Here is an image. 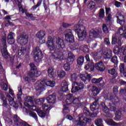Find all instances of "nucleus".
<instances>
[{"mask_svg": "<svg viewBox=\"0 0 126 126\" xmlns=\"http://www.w3.org/2000/svg\"><path fill=\"white\" fill-rule=\"evenodd\" d=\"M85 106V103L84 102H79V103H78L77 106L78 108H82V107H84Z\"/></svg>", "mask_w": 126, "mask_h": 126, "instance_id": "63", "label": "nucleus"}, {"mask_svg": "<svg viewBox=\"0 0 126 126\" xmlns=\"http://www.w3.org/2000/svg\"><path fill=\"white\" fill-rule=\"evenodd\" d=\"M80 78H81V80H82V81H84V82H85L86 80H88L89 82L92 78V75H91V74H89L88 73H85L84 74H80Z\"/></svg>", "mask_w": 126, "mask_h": 126, "instance_id": "13", "label": "nucleus"}, {"mask_svg": "<svg viewBox=\"0 0 126 126\" xmlns=\"http://www.w3.org/2000/svg\"><path fill=\"white\" fill-rule=\"evenodd\" d=\"M26 16H27L29 18H31V19L32 20L35 19V17L33 15V14H29L26 13Z\"/></svg>", "mask_w": 126, "mask_h": 126, "instance_id": "58", "label": "nucleus"}, {"mask_svg": "<svg viewBox=\"0 0 126 126\" xmlns=\"http://www.w3.org/2000/svg\"><path fill=\"white\" fill-rule=\"evenodd\" d=\"M101 105L102 106V110L103 113H105V114H108L109 111V110L108 107L106 106L104 103H102L101 104Z\"/></svg>", "mask_w": 126, "mask_h": 126, "instance_id": "28", "label": "nucleus"}, {"mask_svg": "<svg viewBox=\"0 0 126 126\" xmlns=\"http://www.w3.org/2000/svg\"><path fill=\"white\" fill-rule=\"evenodd\" d=\"M28 35L21 34L17 37V42L19 45H26L28 43Z\"/></svg>", "mask_w": 126, "mask_h": 126, "instance_id": "10", "label": "nucleus"}, {"mask_svg": "<svg viewBox=\"0 0 126 126\" xmlns=\"http://www.w3.org/2000/svg\"><path fill=\"white\" fill-rule=\"evenodd\" d=\"M28 75L31 77V78H34V77H38L41 75V72H36L35 71H31L28 72Z\"/></svg>", "mask_w": 126, "mask_h": 126, "instance_id": "17", "label": "nucleus"}, {"mask_svg": "<svg viewBox=\"0 0 126 126\" xmlns=\"http://www.w3.org/2000/svg\"><path fill=\"white\" fill-rule=\"evenodd\" d=\"M99 108V99H95V101L90 106L91 111H95Z\"/></svg>", "mask_w": 126, "mask_h": 126, "instance_id": "21", "label": "nucleus"}, {"mask_svg": "<svg viewBox=\"0 0 126 126\" xmlns=\"http://www.w3.org/2000/svg\"><path fill=\"white\" fill-rule=\"evenodd\" d=\"M113 92L115 95V97L117 96V94L119 92V87L117 86H114L113 88Z\"/></svg>", "mask_w": 126, "mask_h": 126, "instance_id": "45", "label": "nucleus"}, {"mask_svg": "<svg viewBox=\"0 0 126 126\" xmlns=\"http://www.w3.org/2000/svg\"><path fill=\"white\" fill-rule=\"evenodd\" d=\"M90 111H89V109L87 108V107H84L83 110V115H85L86 117H90L91 115Z\"/></svg>", "mask_w": 126, "mask_h": 126, "instance_id": "35", "label": "nucleus"}, {"mask_svg": "<svg viewBox=\"0 0 126 126\" xmlns=\"http://www.w3.org/2000/svg\"><path fill=\"white\" fill-rule=\"evenodd\" d=\"M73 99H74L73 94H68L66 96V104H67V105H70V104H72V101L73 100Z\"/></svg>", "mask_w": 126, "mask_h": 126, "instance_id": "18", "label": "nucleus"}, {"mask_svg": "<svg viewBox=\"0 0 126 126\" xmlns=\"http://www.w3.org/2000/svg\"><path fill=\"white\" fill-rule=\"evenodd\" d=\"M108 72L111 75H114V74H116V69L115 68H112L111 69L108 70Z\"/></svg>", "mask_w": 126, "mask_h": 126, "instance_id": "57", "label": "nucleus"}, {"mask_svg": "<svg viewBox=\"0 0 126 126\" xmlns=\"http://www.w3.org/2000/svg\"><path fill=\"white\" fill-rule=\"evenodd\" d=\"M26 53V49H21L18 51L19 56H23Z\"/></svg>", "mask_w": 126, "mask_h": 126, "instance_id": "49", "label": "nucleus"}, {"mask_svg": "<svg viewBox=\"0 0 126 126\" xmlns=\"http://www.w3.org/2000/svg\"><path fill=\"white\" fill-rule=\"evenodd\" d=\"M111 62L113 63L114 64H118L119 61H118V57L116 56H114L111 59Z\"/></svg>", "mask_w": 126, "mask_h": 126, "instance_id": "42", "label": "nucleus"}, {"mask_svg": "<svg viewBox=\"0 0 126 126\" xmlns=\"http://www.w3.org/2000/svg\"><path fill=\"white\" fill-rule=\"evenodd\" d=\"M113 57V51L112 50H108L107 52L103 53V57L105 59L110 60Z\"/></svg>", "mask_w": 126, "mask_h": 126, "instance_id": "26", "label": "nucleus"}, {"mask_svg": "<svg viewBox=\"0 0 126 126\" xmlns=\"http://www.w3.org/2000/svg\"><path fill=\"white\" fill-rule=\"evenodd\" d=\"M104 43L105 45H106V46L111 45V42H110V40L109 39V38H105L104 39Z\"/></svg>", "mask_w": 126, "mask_h": 126, "instance_id": "52", "label": "nucleus"}, {"mask_svg": "<svg viewBox=\"0 0 126 126\" xmlns=\"http://www.w3.org/2000/svg\"><path fill=\"white\" fill-rule=\"evenodd\" d=\"M34 53V60L36 63H39L41 60L43 58V53L41 50H40V47L37 46L33 50Z\"/></svg>", "mask_w": 126, "mask_h": 126, "instance_id": "7", "label": "nucleus"}, {"mask_svg": "<svg viewBox=\"0 0 126 126\" xmlns=\"http://www.w3.org/2000/svg\"><path fill=\"white\" fill-rule=\"evenodd\" d=\"M79 44L78 43H74V45L71 47V50L74 51L78 49Z\"/></svg>", "mask_w": 126, "mask_h": 126, "instance_id": "54", "label": "nucleus"}, {"mask_svg": "<svg viewBox=\"0 0 126 126\" xmlns=\"http://www.w3.org/2000/svg\"><path fill=\"white\" fill-rule=\"evenodd\" d=\"M75 31L77 33L79 41H83L87 36V32L85 31V27L83 26L82 20H80L78 25L75 26Z\"/></svg>", "mask_w": 126, "mask_h": 126, "instance_id": "2", "label": "nucleus"}, {"mask_svg": "<svg viewBox=\"0 0 126 126\" xmlns=\"http://www.w3.org/2000/svg\"><path fill=\"white\" fill-rule=\"evenodd\" d=\"M118 43V39L116 37H112V45H116Z\"/></svg>", "mask_w": 126, "mask_h": 126, "instance_id": "59", "label": "nucleus"}, {"mask_svg": "<svg viewBox=\"0 0 126 126\" xmlns=\"http://www.w3.org/2000/svg\"><path fill=\"white\" fill-rule=\"evenodd\" d=\"M63 68L66 71H68L70 69V63H66L64 64Z\"/></svg>", "mask_w": 126, "mask_h": 126, "instance_id": "47", "label": "nucleus"}, {"mask_svg": "<svg viewBox=\"0 0 126 126\" xmlns=\"http://www.w3.org/2000/svg\"><path fill=\"white\" fill-rule=\"evenodd\" d=\"M104 17H105V10L103 8L100 9L99 12L98 17L100 19H103V18H104Z\"/></svg>", "mask_w": 126, "mask_h": 126, "instance_id": "34", "label": "nucleus"}, {"mask_svg": "<svg viewBox=\"0 0 126 126\" xmlns=\"http://www.w3.org/2000/svg\"><path fill=\"white\" fill-rule=\"evenodd\" d=\"M37 38H38L39 40H42L45 36H46V32L44 31H40L36 34Z\"/></svg>", "mask_w": 126, "mask_h": 126, "instance_id": "27", "label": "nucleus"}, {"mask_svg": "<svg viewBox=\"0 0 126 126\" xmlns=\"http://www.w3.org/2000/svg\"><path fill=\"white\" fill-rule=\"evenodd\" d=\"M55 81H48L47 82L42 81L39 83V84L37 86L36 88V91H39V92H42L45 90V88L47 86H50V87H54L55 86Z\"/></svg>", "mask_w": 126, "mask_h": 126, "instance_id": "4", "label": "nucleus"}, {"mask_svg": "<svg viewBox=\"0 0 126 126\" xmlns=\"http://www.w3.org/2000/svg\"><path fill=\"white\" fill-rule=\"evenodd\" d=\"M119 68L121 73H123L126 71L125 68V63H121L119 66Z\"/></svg>", "mask_w": 126, "mask_h": 126, "instance_id": "44", "label": "nucleus"}, {"mask_svg": "<svg viewBox=\"0 0 126 126\" xmlns=\"http://www.w3.org/2000/svg\"><path fill=\"white\" fill-rule=\"evenodd\" d=\"M106 123L109 126H119L122 125L121 123H116L113 119H108L106 120Z\"/></svg>", "mask_w": 126, "mask_h": 126, "instance_id": "19", "label": "nucleus"}, {"mask_svg": "<svg viewBox=\"0 0 126 126\" xmlns=\"http://www.w3.org/2000/svg\"><path fill=\"white\" fill-rule=\"evenodd\" d=\"M0 98L3 101V106H7V101L6 100V99H5V96H4V94H1Z\"/></svg>", "mask_w": 126, "mask_h": 126, "instance_id": "37", "label": "nucleus"}, {"mask_svg": "<svg viewBox=\"0 0 126 126\" xmlns=\"http://www.w3.org/2000/svg\"><path fill=\"white\" fill-rule=\"evenodd\" d=\"M41 3H42V1H38L37 2V3L36 4V5L32 7V10H35V9H36V8H37V7H38L40 6V5H41Z\"/></svg>", "mask_w": 126, "mask_h": 126, "instance_id": "55", "label": "nucleus"}, {"mask_svg": "<svg viewBox=\"0 0 126 126\" xmlns=\"http://www.w3.org/2000/svg\"><path fill=\"white\" fill-rule=\"evenodd\" d=\"M34 100L33 96H28L26 98V101L30 102V104H34Z\"/></svg>", "mask_w": 126, "mask_h": 126, "instance_id": "40", "label": "nucleus"}, {"mask_svg": "<svg viewBox=\"0 0 126 126\" xmlns=\"http://www.w3.org/2000/svg\"><path fill=\"white\" fill-rule=\"evenodd\" d=\"M56 101H57V97H56V94H53L48 95L46 98H40L36 99V102L38 105H42L47 102L48 104H51V105H54L56 103Z\"/></svg>", "mask_w": 126, "mask_h": 126, "instance_id": "3", "label": "nucleus"}, {"mask_svg": "<svg viewBox=\"0 0 126 126\" xmlns=\"http://www.w3.org/2000/svg\"><path fill=\"white\" fill-rule=\"evenodd\" d=\"M77 64L79 65H82L84 63V57L83 56H80L77 60Z\"/></svg>", "mask_w": 126, "mask_h": 126, "instance_id": "30", "label": "nucleus"}, {"mask_svg": "<svg viewBox=\"0 0 126 126\" xmlns=\"http://www.w3.org/2000/svg\"><path fill=\"white\" fill-rule=\"evenodd\" d=\"M29 65L31 67V69H30L31 71H36V72H39V71H38V70H37V67L36 66L35 64H34L33 63H30L29 64Z\"/></svg>", "mask_w": 126, "mask_h": 126, "instance_id": "32", "label": "nucleus"}, {"mask_svg": "<svg viewBox=\"0 0 126 126\" xmlns=\"http://www.w3.org/2000/svg\"><path fill=\"white\" fill-rule=\"evenodd\" d=\"M79 102H80V100H79L78 98H73L72 104H74V105L77 106Z\"/></svg>", "mask_w": 126, "mask_h": 126, "instance_id": "51", "label": "nucleus"}, {"mask_svg": "<svg viewBox=\"0 0 126 126\" xmlns=\"http://www.w3.org/2000/svg\"><path fill=\"white\" fill-rule=\"evenodd\" d=\"M76 124L77 126H86V122L84 120V115L81 114L79 117L78 121H76Z\"/></svg>", "mask_w": 126, "mask_h": 126, "instance_id": "14", "label": "nucleus"}, {"mask_svg": "<svg viewBox=\"0 0 126 126\" xmlns=\"http://www.w3.org/2000/svg\"><path fill=\"white\" fill-rule=\"evenodd\" d=\"M1 43L3 48L1 50V55L4 59H8L9 58V53L7 51V46L6 45V35H4L1 38Z\"/></svg>", "mask_w": 126, "mask_h": 126, "instance_id": "5", "label": "nucleus"}, {"mask_svg": "<svg viewBox=\"0 0 126 126\" xmlns=\"http://www.w3.org/2000/svg\"><path fill=\"white\" fill-rule=\"evenodd\" d=\"M95 5H96L95 2L92 1L88 4V7L90 8V9H93V8H95Z\"/></svg>", "mask_w": 126, "mask_h": 126, "instance_id": "39", "label": "nucleus"}, {"mask_svg": "<svg viewBox=\"0 0 126 126\" xmlns=\"http://www.w3.org/2000/svg\"><path fill=\"white\" fill-rule=\"evenodd\" d=\"M13 35H14V33L13 32H10V33L8 35L7 40H11V39H14Z\"/></svg>", "mask_w": 126, "mask_h": 126, "instance_id": "56", "label": "nucleus"}, {"mask_svg": "<svg viewBox=\"0 0 126 126\" xmlns=\"http://www.w3.org/2000/svg\"><path fill=\"white\" fill-rule=\"evenodd\" d=\"M42 109L43 110H40L37 112V114L40 118H45L46 116H48L50 113V110L52 109L49 105L46 104V103L42 104Z\"/></svg>", "mask_w": 126, "mask_h": 126, "instance_id": "6", "label": "nucleus"}, {"mask_svg": "<svg viewBox=\"0 0 126 126\" xmlns=\"http://www.w3.org/2000/svg\"><path fill=\"white\" fill-rule=\"evenodd\" d=\"M62 88H61L60 91L62 92H66L68 91V84L65 80H63L61 84Z\"/></svg>", "mask_w": 126, "mask_h": 126, "instance_id": "16", "label": "nucleus"}, {"mask_svg": "<svg viewBox=\"0 0 126 126\" xmlns=\"http://www.w3.org/2000/svg\"><path fill=\"white\" fill-rule=\"evenodd\" d=\"M0 86L2 90H4V91H7V89H8L7 84H5V83L1 82L0 84Z\"/></svg>", "mask_w": 126, "mask_h": 126, "instance_id": "38", "label": "nucleus"}, {"mask_svg": "<svg viewBox=\"0 0 126 126\" xmlns=\"http://www.w3.org/2000/svg\"><path fill=\"white\" fill-rule=\"evenodd\" d=\"M83 88H84V84L83 82H73L71 92L72 93H75V92H77V91L81 90Z\"/></svg>", "mask_w": 126, "mask_h": 126, "instance_id": "8", "label": "nucleus"}, {"mask_svg": "<svg viewBox=\"0 0 126 126\" xmlns=\"http://www.w3.org/2000/svg\"><path fill=\"white\" fill-rule=\"evenodd\" d=\"M117 20H125V16L123 15H120L119 16H117Z\"/></svg>", "mask_w": 126, "mask_h": 126, "instance_id": "62", "label": "nucleus"}, {"mask_svg": "<svg viewBox=\"0 0 126 126\" xmlns=\"http://www.w3.org/2000/svg\"><path fill=\"white\" fill-rule=\"evenodd\" d=\"M105 18L106 22H111L112 20V14H108Z\"/></svg>", "mask_w": 126, "mask_h": 126, "instance_id": "50", "label": "nucleus"}, {"mask_svg": "<svg viewBox=\"0 0 126 126\" xmlns=\"http://www.w3.org/2000/svg\"><path fill=\"white\" fill-rule=\"evenodd\" d=\"M54 69L53 67H49L48 69L47 72L48 74L49 77L50 78H55L56 76V74L55 73V71H54Z\"/></svg>", "mask_w": 126, "mask_h": 126, "instance_id": "22", "label": "nucleus"}, {"mask_svg": "<svg viewBox=\"0 0 126 126\" xmlns=\"http://www.w3.org/2000/svg\"><path fill=\"white\" fill-rule=\"evenodd\" d=\"M71 78L72 81H74V82H75L74 81H75L77 78V75L75 73L71 74Z\"/></svg>", "mask_w": 126, "mask_h": 126, "instance_id": "53", "label": "nucleus"}, {"mask_svg": "<svg viewBox=\"0 0 126 126\" xmlns=\"http://www.w3.org/2000/svg\"><path fill=\"white\" fill-rule=\"evenodd\" d=\"M122 119V111L120 110H117L115 112V117L114 118L115 121L118 122L121 121Z\"/></svg>", "mask_w": 126, "mask_h": 126, "instance_id": "24", "label": "nucleus"}, {"mask_svg": "<svg viewBox=\"0 0 126 126\" xmlns=\"http://www.w3.org/2000/svg\"><path fill=\"white\" fill-rule=\"evenodd\" d=\"M14 122L17 126H22L25 121L21 120L17 115H14L13 117Z\"/></svg>", "mask_w": 126, "mask_h": 126, "instance_id": "12", "label": "nucleus"}, {"mask_svg": "<svg viewBox=\"0 0 126 126\" xmlns=\"http://www.w3.org/2000/svg\"><path fill=\"white\" fill-rule=\"evenodd\" d=\"M83 52L84 53H89V48H88V46H87V45L84 46Z\"/></svg>", "mask_w": 126, "mask_h": 126, "instance_id": "64", "label": "nucleus"}, {"mask_svg": "<svg viewBox=\"0 0 126 126\" xmlns=\"http://www.w3.org/2000/svg\"><path fill=\"white\" fill-rule=\"evenodd\" d=\"M95 68L97 70H99V71H104L106 67L105 66V65H104V63H103V62L100 61L95 64Z\"/></svg>", "mask_w": 126, "mask_h": 126, "instance_id": "15", "label": "nucleus"}, {"mask_svg": "<svg viewBox=\"0 0 126 126\" xmlns=\"http://www.w3.org/2000/svg\"><path fill=\"white\" fill-rule=\"evenodd\" d=\"M48 40L46 42V45L50 51H56L59 49H65V44L64 41L62 38H52V36L48 37Z\"/></svg>", "mask_w": 126, "mask_h": 126, "instance_id": "1", "label": "nucleus"}, {"mask_svg": "<svg viewBox=\"0 0 126 126\" xmlns=\"http://www.w3.org/2000/svg\"><path fill=\"white\" fill-rule=\"evenodd\" d=\"M29 115L31 117L34 118L35 121H37L38 120V117H37V114H36V113L33 111H30Z\"/></svg>", "mask_w": 126, "mask_h": 126, "instance_id": "43", "label": "nucleus"}, {"mask_svg": "<svg viewBox=\"0 0 126 126\" xmlns=\"http://www.w3.org/2000/svg\"><path fill=\"white\" fill-rule=\"evenodd\" d=\"M91 55L92 56V57H93V58H94V60H97V59H98V52L96 51L92 52L91 53Z\"/></svg>", "mask_w": 126, "mask_h": 126, "instance_id": "48", "label": "nucleus"}, {"mask_svg": "<svg viewBox=\"0 0 126 126\" xmlns=\"http://www.w3.org/2000/svg\"><path fill=\"white\" fill-rule=\"evenodd\" d=\"M102 30L103 32L105 33V34H108V33H109V29L108 28V27H107L106 24H103L102 25Z\"/></svg>", "mask_w": 126, "mask_h": 126, "instance_id": "41", "label": "nucleus"}, {"mask_svg": "<svg viewBox=\"0 0 126 126\" xmlns=\"http://www.w3.org/2000/svg\"><path fill=\"white\" fill-rule=\"evenodd\" d=\"M92 95L94 96V97H96V96L100 93V90H99V89H98L97 87L93 86L92 89Z\"/></svg>", "mask_w": 126, "mask_h": 126, "instance_id": "25", "label": "nucleus"}, {"mask_svg": "<svg viewBox=\"0 0 126 126\" xmlns=\"http://www.w3.org/2000/svg\"><path fill=\"white\" fill-rule=\"evenodd\" d=\"M94 63L93 62H88L87 64L85 65V69L87 70V69H90L91 71H93L94 70Z\"/></svg>", "mask_w": 126, "mask_h": 126, "instance_id": "23", "label": "nucleus"}, {"mask_svg": "<svg viewBox=\"0 0 126 126\" xmlns=\"http://www.w3.org/2000/svg\"><path fill=\"white\" fill-rule=\"evenodd\" d=\"M84 120H85V122L86 123V125L87 124V123H91V122H92V119L86 118L85 116H84Z\"/></svg>", "mask_w": 126, "mask_h": 126, "instance_id": "60", "label": "nucleus"}, {"mask_svg": "<svg viewBox=\"0 0 126 126\" xmlns=\"http://www.w3.org/2000/svg\"><path fill=\"white\" fill-rule=\"evenodd\" d=\"M103 80V78L100 77L98 79H96L95 78H93L92 80V83H94V84H97V83H100L101 81Z\"/></svg>", "mask_w": 126, "mask_h": 126, "instance_id": "33", "label": "nucleus"}, {"mask_svg": "<svg viewBox=\"0 0 126 126\" xmlns=\"http://www.w3.org/2000/svg\"><path fill=\"white\" fill-rule=\"evenodd\" d=\"M91 34H93L94 36V37H96L99 35V32H96V31H93L90 32Z\"/></svg>", "mask_w": 126, "mask_h": 126, "instance_id": "61", "label": "nucleus"}, {"mask_svg": "<svg viewBox=\"0 0 126 126\" xmlns=\"http://www.w3.org/2000/svg\"><path fill=\"white\" fill-rule=\"evenodd\" d=\"M95 124L97 126H104V125L103 124V120H102V119H96Z\"/></svg>", "mask_w": 126, "mask_h": 126, "instance_id": "36", "label": "nucleus"}, {"mask_svg": "<svg viewBox=\"0 0 126 126\" xmlns=\"http://www.w3.org/2000/svg\"><path fill=\"white\" fill-rule=\"evenodd\" d=\"M123 52V46L121 47H117L116 48H114L113 50V53L115 55H119L120 53Z\"/></svg>", "mask_w": 126, "mask_h": 126, "instance_id": "29", "label": "nucleus"}, {"mask_svg": "<svg viewBox=\"0 0 126 126\" xmlns=\"http://www.w3.org/2000/svg\"><path fill=\"white\" fill-rule=\"evenodd\" d=\"M65 32H67V33L65 34V40L69 43H73V42H74V37L71 32V30L68 29L66 30Z\"/></svg>", "mask_w": 126, "mask_h": 126, "instance_id": "11", "label": "nucleus"}, {"mask_svg": "<svg viewBox=\"0 0 126 126\" xmlns=\"http://www.w3.org/2000/svg\"><path fill=\"white\" fill-rule=\"evenodd\" d=\"M50 59L53 60V62H56V61H63V60H64V56L62 52L59 51L57 53H53L50 56Z\"/></svg>", "mask_w": 126, "mask_h": 126, "instance_id": "9", "label": "nucleus"}, {"mask_svg": "<svg viewBox=\"0 0 126 126\" xmlns=\"http://www.w3.org/2000/svg\"><path fill=\"white\" fill-rule=\"evenodd\" d=\"M66 74V73H65V71L63 70H60L58 72V77H60L61 79L63 78L64 76H65Z\"/></svg>", "mask_w": 126, "mask_h": 126, "instance_id": "31", "label": "nucleus"}, {"mask_svg": "<svg viewBox=\"0 0 126 126\" xmlns=\"http://www.w3.org/2000/svg\"><path fill=\"white\" fill-rule=\"evenodd\" d=\"M19 93L17 94V98L19 101H21V95H22V89L20 88H18Z\"/></svg>", "mask_w": 126, "mask_h": 126, "instance_id": "46", "label": "nucleus"}, {"mask_svg": "<svg viewBox=\"0 0 126 126\" xmlns=\"http://www.w3.org/2000/svg\"><path fill=\"white\" fill-rule=\"evenodd\" d=\"M74 60H75V56H74V54H73L71 51H68L67 61L68 63H72L74 62Z\"/></svg>", "mask_w": 126, "mask_h": 126, "instance_id": "20", "label": "nucleus"}]
</instances>
